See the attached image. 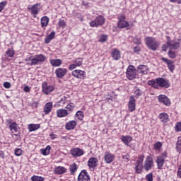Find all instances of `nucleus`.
Instances as JSON below:
<instances>
[{"label": "nucleus", "mask_w": 181, "mask_h": 181, "mask_svg": "<svg viewBox=\"0 0 181 181\" xmlns=\"http://www.w3.org/2000/svg\"><path fill=\"white\" fill-rule=\"evenodd\" d=\"M144 42L147 47H148L150 50H153L154 52L155 50H157L158 47H159L160 45L159 42L156 41V39L153 37H146L144 38Z\"/></svg>", "instance_id": "obj_1"}, {"label": "nucleus", "mask_w": 181, "mask_h": 181, "mask_svg": "<svg viewBox=\"0 0 181 181\" xmlns=\"http://www.w3.org/2000/svg\"><path fill=\"white\" fill-rule=\"evenodd\" d=\"M46 56L42 54L35 55V57L31 59L30 66H36L37 64L45 63V62H46Z\"/></svg>", "instance_id": "obj_2"}, {"label": "nucleus", "mask_w": 181, "mask_h": 181, "mask_svg": "<svg viewBox=\"0 0 181 181\" xmlns=\"http://www.w3.org/2000/svg\"><path fill=\"white\" fill-rule=\"evenodd\" d=\"M126 75L129 80H134V78H136V69H135L134 65H129L127 69Z\"/></svg>", "instance_id": "obj_3"}, {"label": "nucleus", "mask_w": 181, "mask_h": 181, "mask_svg": "<svg viewBox=\"0 0 181 181\" xmlns=\"http://www.w3.org/2000/svg\"><path fill=\"white\" fill-rule=\"evenodd\" d=\"M105 23V19L103 16H98L94 21L90 23L91 28H98V26H103Z\"/></svg>", "instance_id": "obj_4"}, {"label": "nucleus", "mask_w": 181, "mask_h": 181, "mask_svg": "<svg viewBox=\"0 0 181 181\" xmlns=\"http://www.w3.org/2000/svg\"><path fill=\"white\" fill-rule=\"evenodd\" d=\"M156 83L158 87H161L162 88H169L170 87L169 80L164 78H156Z\"/></svg>", "instance_id": "obj_5"}, {"label": "nucleus", "mask_w": 181, "mask_h": 181, "mask_svg": "<svg viewBox=\"0 0 181 181\" xmlns=\"http://www.w3.org/2000/svg\"><path fill=\"white\" fill-rule=\"evenodd\" d=\"M144 168L146 172L151 170L153 168V158L147 156L144 161Z\"/></svg>", "instance_id": "obj_6"}, {"label": "nucleus", "mask_w": 181, "mask_h": 181, "mask_svg": "<svg viewBox=\"0 0 181 181\" xmlns=\"http://www.w3.org/2000/svg\"><path fill=\"white\" fill-rule=\"evenodd\" d=\"M167 45L169 46L170 49H173L176 50L180 47V43L179 42H176L175 40H170V37L167 36Z\"/></svg>", "instance_id": "obj_7"}, {"label": "nucleus", "mask_w": 181, "mask_h": 181, "mask_svg": "<svg viewBox=\"0 0 181 181\" xmlns=\"http://www.w3.org/2000/svg\"><path fill=\"white\" fill-rule=\"evenodd\" d=\"M28 11H31L32 15L34 16V18H36V15H37L40 11V4H35L31 6H28Z\"/></svg>", "instance_id": "obj_8"}, {"label": "nucleus", "mask_w": 181, "mask_h": 181, "mask_svg": "<svg viewBox=\"0 0 181 181\" xmlns=\"http://www.w3.org/2000/svg\"><path fill=\"white\" fill-rule=\"evenodd\" d=\"M52 91H54V86L47 85V83L44 82L42 83V93H44V94H46V95H47L48 94H50Z\"/></svg>", "instance_id": "obj_9"}, {"label": "nucleus", "mask_w": 181, "mask_h": 181, "mask_svg": "<svg viewBox=\"0 0 181 181\" xmlns=\"http://www.w3.org/2000/svg\"><path fill=\"white\" fill-rule=\"evenodd\" d=\"M136 100H135V96H130L129 100L128 102V108L130 112L135 111V108L136 107V103H135Z\"/></svg>", "instance_id": "obj_10"}, {"label": "nucleus", "mask_w": 181, "mask_h": 181, "mask_svg": "<svg viewBox=\"0 0 181 181\" xmlns=\"http://www.w3.org/2000/svg\"><path fill=\"white\" fill-rule=\"evenodd\" d=\"M72 76L76 78H86V71L80 69H76L72 71Z\"/></svg>", "instance_id": "obj_11"}, {"label": "nucleus", "mask_w": 181, "mask_h": 181, "mask_svg": "<svg viewBox=\"0 0 181 181\" xmlns=\"http://www.w3.org/2000/svg\"><path fill=\"white\" fill-rule=\"evenodd\" d=\"M78 181H90V175H88L87 170H83L80 173L78 177Z\"/></svg>", "instance_id": "obj_12"}, {"label": "nucleus", "mask_w": 181, "mask_h": 181, "mask_svg": "<svg viewBox=\"0 0 181 181\" xmlns=\"http://www.w3.org/2000/svg\"><path fill=\"white\" fill-rule=\"evenodd\" d=\"M158 102L160 103V104H164V105H166L167 107H169L170 105V100L168 98V96L165 95H160L158 96Z\"/></svg>", "instance_id": "obj_13"}, {"label": "nucleus", "mask_w": 181, "mask_h": 181, "mask_svg": "<svg viewBox=\"0 0 181 181\" xmlns=\"http://www.w3.org/2000/svg\"><path fill=\"white\" fill-rule=\"evenodd\" d=\"M67 74V69L65 68H57L55 70V74L57 78H63L64 76Z\"/></svg>", "instance_id": "obj_14"}, {"label": "nucleus", "mask_w": 181, "mask_h": 181, "mask_svg": "<svg viewBox=\"0 0 181 181\" xmlns=\"http://www.w3.org/2000/svg\"><path fill=\"white\" fill-rule=\"evenodd\" d=\"M71 153L72 156H75V158H78L79 156H82L84 155V151L80 148H75L71 150Z\"/></svg>", "instance_id": "obj_15"}, {"label": "nucleus", "mask_w": 181, "mask_h": 181, "mask_svg": "<svg viewBox=\"0 0 181 181\" xmlns=\"http://www.w3.org/2000/svg\"><path fill=\"white\" fill-rule=\"evenodd\" d=\"M161 61L167 64L168 68L169 69L170 71H171V73L173 71V70H175V64H173L172 60L162 57Z\"/></svg>", "instance_id": "obj_16"}, {"label": "nucleus", "mask_w": 181, "mask_h": 181, "mask_svg": "<svg viewBox=\"0 0 181 181\" xmlns=\"http://www.w3.org/2000/svg\"><path fill=\"white\" fill-rule=\"evenodd\" d=\"M158 118L163 124H166L170 121L169 115L166 112L160 113Z\"/></svg>", "instance_id": "obj_17"}, {"label": "nucleus", "mask_w": 181, "mask_h": 181, "mask_svg": "<svg viewBox=\"0 0 181 181\" xmlns=\"http://www.w3.org/2000/svg\"><path fill=\"white\" fill-rule=\"evenodd\" d=\"M115 158V156L114 154H111L110 152L105 153L104 158L106 163H111Z\"/></svg>", "instance_id": "obj_18"}, {"label": "nucleus", "mask_w": 181, "mask_h": 181, "mask_svg": "<svg viewBox=\"0 0 181 181\" xmlns=\"http://www.w3.org/2000/svg\"><path fill=\"white\" fill-rule=\"evenodd\" d=\"M111 56L113 60H119V59H121V52L118 49L115 48L112 51Z\"/></svg>", "instance_id": "obj_19"}, {"label": "nucleus", "mask_w": 181, "mask_h": 181, "mask_svg": "<svg viewBox=\"0 0 181 181\" xmlns=\"http://www.w3.org/2000/svg\"><path fill=\"white\" fill-rule=\"evenodd\" d=\"M76 125L77 122L75 120H71L66 124L65 128L67 129V131H71V129H74V128H76Z\"/></svg>", "instance_id": "obj_20"}, {"label": "nucleus", "mask_w": 181, "mask_h": 181, "mask_svg": "<svg viewBox=\"0 0 181 181\" xmlns=\"http://www.w3.org/2000/svg\"><path fill=\"white\" fill-rule=\"evenodd\" d=\"M137 69L139 70L138 72L141 74H148L149 72V69L146 65H139Z\"/></svg>", "instance_id": "obj_21"}, {"label": "nucleus", "mask_w": 181, "mask_h": 181, "mask_svg": "<svg viewBox=\"0 0 181 181\" xmlns=\"http://www.w3.org/2000/svg\"><path fill=\"white\" fill-rule=\"evenodd\" d=\"M121 141L128 146L129 145V142L132 141V137L131 136H122Z\"/></svg>", "instance_id": "obj_22"}, {"label": "nucleus", "mask_w": 181, "mask_h": 181, "mask_svg": "<svg viewBox=\"0 0 181 181\" xmlns=\"http://www.w3.org/2000/svg\"><path fill=\"white\" fill-rule=\"evenodd\" d=\"M53 107V103L49 102L46 103L45 108H44V112L45 114L47 115L52 112V107Z\"/></svg>", "instance_id": "obj_23"}, {"label": "nucleus", "mask_w": 181, "mask_h": 181, "mask_svg": "<svg viewBox=\"0 0 181 181\" xmlns=\"http://www.w3.org/2000/svg\"><path fill=\"white\" fill-rule=\"evenodd\" d=\"M88 166H89V168H92L93 169H94V168L97 166V158H90L88 161Z\"/></svg>", "instance_id": "obj_24"}, {"label": "nucleus", "mask_w": 181, "mask_h": 181, "mask_svg": "<svg viewBox=\"0 0 181 181\" xmlns=\"http://www.w3.org/2000/svg\"><path fill=\"white\" fill-rule=\"evenodd\" d=\"M52 66L54 67H59L62 66V59H52L50 60Z\"/></svg>", "instance_id": "obj_25"}, {"label": "nucleus", "mask_w": 181, "mask_h": 181, "mask_svg": "<svg viewBox=\"0 0 181 181\" xmlns=\"http://www.w3.org/2000/svg\"><path fill=\"white\" fill-rule=\"evenodd\" d=\"M57 117L59 118H63V117H67L68 112L67 110L64 109H59L57 111Z\"/></svg>", "instance_id": "obj_26"}, {"label": "nucleus", "mask_w": 181, "mask_h": 181, "mask_svg": "<svg viewBox=\"0 0 181 181\" xmlns=\"http://www.w3.org/2000/svg\"><path fill=\"white\" fill-rule=\"evenodd\" d=\"M56 35V33L54 31L51 32L49 35H48L45 39V43H50L53 39H54V36Z\"/></svg>", "instance_id": "obj_27"}, {"label": "nucleus", "mask_w": 181, "mask_h": 181, "mask_svg": "<svg viewBox=\"0 0 181 181\" xmlns=\"http://www.w3.org/2000/svg\"><path fill=\"white\" fill-rule=\"evenodd\" d=\"M156 163L158 169H162V166H163L165 163V158L160 156L157 157Z\"/></svg>", "instance_id": "obj_28"}, {"label": "nucleus", "mask_w": 181, "mask_h": 181, "mask_svg": "<svg viewBox=\"0 0 181 181\" xmlns=\"http://www.w3.org/2000/svg\"><path fill=\"white\" fill-rule=\"evenodd\" d=\"M128 26H129V24L126 21H118L117 23V28H119V29H124V28Z\"/></svg>", "instance_id": "obj_29"}, {"label": "nucleus", "mask_w": 181, "mask_h": 181, "mask_svg": "<svg viewBox=\"0 0 181 181\" xmlns=\"http://www.w3.org/2000/svg\"><path fill=\"white\" fill-rule=\"evenodd\" d=\"M54 172L56 175H63V173H66V168L64 167L58 166L55 168Z\"/></svg>", "instance_id": "obj_30"}, {"label": "nucleus", "mask_w": 181, "mask_h": 181, "mask_svg": "<svg viewBox=\"0 0 181 181\" xmlns=\"http://www.w3.org/2000/svg\"><path fill=\"white\" fill-rule=\"evenodd\" d=\"M9 128L12 134L18 132V124H16V122L11 123V124L9 125Z\"/></svg>", "instance_id": "obj_31"}, {"label": "nucleus", "mask_w": 181, "mask_h": 181, "mask_svg": "<svg viewBox=\"0 0 181 181\" xmlns=\"http://www.w3.org/2000/svg\"><path fill=\"white\" fill-rule=\"evenodd\" d=\"M39 128H40V124H28V131L30 132L36 131L37 129H39Z\"/></svg>", "instance_id": "obj_32"}, {"label": "nucleus", "mask_w": 181, "mask_h": 181, "mask_svg": "<svg viewBox=\"0 0 181 181\" xmlns=\"http://www.w3.org/2000/svg\"><path fill=\"white\" fill-rule=\"evenodd\" d=\"M49 25V17L44 16L41 18V26L45 28Z\"/></svg>", "instance_id": "obj_33"}, {"label": "nucleus", "mask_w": 181, "mask_h": 181, "mask_svg": "<svg viewBox=\"0 0 181 181\" xmlns=\"http://www.w3.org/2000/svg\"><path fill=\"white\" fill-rule=\"evenodd\" d=\"M142 164L139 163H135V172L136 173H142Z\"/></svg>", "instance_id": "obj_34"}, {"label": "nucleus", "mask_w": 181, "mask_h": 181, "mask_svg": "<svg viewBox=\"0 0 181 181\" xmlns=\"http://www.w3.org/2000/svg\"><path fill=\"white\" fill-rule=\"evenodd\" d=\"M147 84L148 86H151V87H153V88H156V89L158 88V83H156V80H149L147 82Z\"/></svg>", "instance_id": "obj_35"}, {"label": "nucleus", "mask_w": 181, "mask_h": 181, "mask_svg": "<svg viewBox=\"0 0 181 181\" xmlns=\"http://www.w3.org/2000/svg\"><path fill=\"white\" fill-rule=\"evenodd\" d=\"M77 169H78V167L76 163H74L72 165H71L69 166V170H70L71 175H74V173L77 170Z\"/></svg>", "instance_id": "obj_36"}, {"label": "nucleus", "mask_w": 181, "mask_h": 181, "mask_svg": "<svg viewBox=\"0 0 181 181\" xmlns=\"http://www.w3.org/2000/svg\"><path fill=\"white\" fill-rule=\"evenodd\" d=\"M50 149H52V147L47 146L45 148L41 149V153L45 156L49 155L50 153Z\"/></svg>", "instance_id": "obj_37"}, {"label": "nucleus", "mask_w": 181, "mask_h": 181, "mask_svg": "<svg viewBox=\"0 0 181 181\" xmlns=\"http://www.w3.org/2000/svg\"><path fill=\"white\" fill-rule=\"evenodd\" d=\"M175 149L177 150V152L181 153V137H178L177 139Z\"/></svg>", "instance_id": "obj_38"}, {"label": "nucleus", "mask_w": 181, "mask_h": 181, "mask_svg": "<svg viewBox=\"0 0 181 181\" xmlns=\"http://www.w3.org/2000/svg\"><path fill=\"white\" fill-rule=\"evenodd\" d=\"M73 63H74L76 67H79L83 64V58H77L76 60L73 61Z\"/></svg>", "instance_id": "obj_39"}, {"label": "nucleus", "mask_w": 181, "mask_h": 181, "mask_svg": "<svg viewBox=\"0 0 181 181\" xmlns=\"http://www.w3.org/2000/svg\"><path fill=\"white\" fill-rule=\"evenodd\" d=\"M134 95H135L136 98H139V97H141V95H142V90H141V89H139V88L136 87L135 90H134Z\"/></svg>", "instance_id": "obj_40"}, {"label": "nucleus", "mask_w": 181, "mask_h": 181, "mask_svg": "<svg viewBox=\"0 0 181 181\" xmlns=\"http://www.w3.org/2000/svg\"><path fill=\"white\" fill-rule=\"evenodd\" d=\"M76 117H77L78 119H79V121H83V118H84V114L83 113L82 111H78L76 113Z\"/></svg>", "instance_id": "obj_41"}, {"label": "nucleus", "mask_w": 181, "mask_h": 181, "mask_svg": "<svg viewBox=\"0 0 181 181\" xmlns=\"http://www.w3.org/2000/svg\"><path fill=\"white\" fill-rule=\"evenodd\" d=\"M153 148L155 151H160V148H162V143L157 141L156 144H154Z\"/></svg>", "instance_id": "obj_42"}, {"label": "nucleus", "mask_w": 181, "mask_h": 181, "mask_svg": "<svg viewBox=\"0 0 181 181\" xmlns=\"http://www.w3.org/2000/svg\"><path fill=\"white\" fill-rule=\"evenodd\" d=\"M31 180H33V181H44L45 178H43V177H39L37 175H34L31 177Z\"/></svg>", "instance_id": "obj_43"}, {"label": "nucleus", "mask_w": 181, "mask_h": 181, "mask_svg": "<svg viewBox=\"0 0 181 181\" xmlns=\"http://www.w3.org/2000/svg\"><path fill=\"white\" fill-rule=\"evenodd\" d=\"M76 106L74 105V103H69L66 105V108L68 111H70L71 112L74 110V107Z\"/></svg>", "instance_id": "obj_44"}, {"label": "nucleus", "mask_w": 181, "mask_h": 181, "mask_svg": "<svg viewBox=\"0 0 181 181\" xmlns=\"http://www.w3.org/2000/svg\"><path fill=\"white\" fill-rule=\"evenodd\" d=\"M168 54L170 59H176V53L175 52H172V49L168 51Z\"/></svg>", "instance_id": "obj_45"}, {"label": "nucleus", "mask_w": 181, "mask_h": 181, "mask_svg": "<svg viewBox=\"0 0 181 181\" xmlns=\"http://www.w3.org/2000/svg\"><path fill=\"white\" fill-rule=\"evenodd\" d=\"M6 54L8 57H13V54H15V51L13 49H9L6 51Z\"/></svg>", "instance_id": "obj_46"}, {"label": "nucleus", "mask_w": 181, "mask_h": 181, "mask_svg": "<svg viewBox=\"0 0 181 181\" xmlns=\"http://www.w3.org/2000/svg\"><path fill=\"white\" fill-rule=\"evenodd\" d=\"M8 2L6 1L0 2V12H2V11H4V8H5V6H6Z\"/></svg>", "instance_id": "obj_47"}, {"label": "nucleus", "mask_w": 181, "mask_h": 181, "mask_svg": "<svg viewBox=\"0 0 181 181\" xmlns=\"http://www.w3.org/2000/svg\"><path fill=\"white\" fill-rule=\"evenodd\" d=\"M146 179L147 181H153V174H152V173L147 174Z\"/></svg>", "instance_id": "obj_48"}, {"label": "nucleus", "mask_w": 181, "mask_h": 181, "mask_svg": "<svg viewBox=\"0 0 181 181\" xmlns=\"http://www.w3.org/2000/svg\"><path fill=\"white\" fill-rule=\"evenodd\" d=\"M107 36L105 35H102L100 36V38L99 39V42L101 43H104L105 42H107Z\"/></svg>", "instance_id": "obj_49"}, {"label": "nucleus", "mask_w": 181, "mask_h": 181, "mask_svg": "<svg viewBox=\"0 0 181 181\" xmlns=\"http://www.w3.org/2000/svg\"><path fill=\"white\" fill-rule=\"evenodd\" d=\"M122 158L124 162H129V160H131V156H129V154L123 155Z\"/></svg>", "instance_id": "obj_50"}, {"label": "nucleus", "mask_w": 181, "mask_h": 181, "mask_svg": "<svg viewBox=\"0 0 181 181\" xmlns=\"http://www.w3.org/2000/svg\"><path fill=\"white\" fill-rule=\"evenodd\" d=\"M175 131H177V132H181V122L177 123V124L175 125Z\"/></svg>", "instance_id": "obj_51"}, {"label": "nucleus", "mask_w": 181, "mask_h": 181, "mask_svg": "<svg viewBox=\"0 0 181 181\" xmlns=\"http://www.w3.org/2000/svg\"><path fill=\"white\" fill-rule=\"evenodd\" d=\"M133 42H134V43H135V45H141V43H142L141 42V38H138V37L134 38Z\"/></svg>", "instance_id": "obj_52"}, {"label": "nucleus", "mask_w": 181, "mask_h": 181, "mask_svg": "<svg viewBox=\"0 0 181 181\" xmlns=\"http://www.w3.org/2000/svg\"><path fill=\"white\" fill-rule=\"evenodd\" d=\"M15 155L16 156H21L22 155V150L21 148H16L15 150Z\"/></svg>", "instance_id": "obj_53"}, {"label": "nucleus", "mask_w": 181, "mask_h": 181, "mask_svg": "<svg viewBox=\"0 0 181 181\" xmlns=\"http://www.w3.org/2000/svg\"><path fill=\"white\" fill-rule=\"evenodd\" d=\"M125 15H123V14H119L118 16V20H119V22L120 21H125Z\"/></svg>", "instance_id": "obj_54"}, {"label": "nucleus", "mask_w": 181, "mask_h": 181, "mask_svg": "<svg viewBox=\"0 0 181 181\" xmlns=\"http://www.w3.org/2000/svg\"><path fill=\"white\" fill-rule=\"evenodd\" d=\"M133 51L134 52V53H139V52H141V47L139 46L134 47L133 48Z\"/></svg>", "instance_id": "obj_55"}, {"label": "nucleus", "mask_w": 181, "mask_h": 181, "mask_svg": "<svg viewBox=\"0 0 181 181\" xmlns=\"http://www.w3.org/2000/svg\"><path fill=\"white\" fill-rule=\"evenodd\" d=\"M66 100H67V98L66 96H64L61 98V100L59 101V104H66Z\"/></svg>", "instance_id": "obj_56"}, {"label": "nucleus", "mask_w": 181, "mask_h": 181, "mask_svg": "<svg viewBox=\"0 0 181 181\" xmlns=\"http://www.w3.org/2000/svg\"><path fill=\"white\" fill-rule=\"evenodd\" d=\"M59 25L64 28V26H66V22H64V20H59Z\"/></svg>", "instance_id": "obj_57"}, {"label": "nucleus", "mask_w": 181, "mask_h": 181, "mask_svg": "<svg viewBox=\"0 0 181 181\" xmlns=\"http://www.w3.org/2000/svg\"><path fill=\"white\" fill-rule=\"evenodd\" d=\"M144 158L145 157L144 156H140L139 160L136 163L142 164L144 162Z\"/></svg>", "instance_id": "obj_58"}, {"label": "nucleus", "mask_w": 181, "mask_h": 181, "mask_svg": "<svg viewBox=\"0 0 181 181\" xmlns=\"http://www.w3.org/2000/svg\"><path fill=\"white\" fill-rule=\"evenodd\" d=\"M160 158H163V159H166V158H168V153H166V151L163 152V153L159 156Z\"/></svg>", "instance_id": "obj_59"}, {"label": "nucleus", "mask_w": 181, "mask_h": 181, "mask_svg": "<svg viewBox=\"0 0 181 181\" xmlns=\"http://www.w3.org/2000/svg\"><path fill=\"white\" fill-rule=\"evenodd\" d=\"M4 87H5V88H11V83L4 82Z\"/></svg>", "instance_id": "obj_60"}, {"label": "nucleus", "mask_w": 181, "mask_h": 181, "mask_svg": "<svg viewBox=\"0 0 181 181\" xmlns=\"http://www.w3.org/2000/svg\"><path fill=\"white\" fill-rule=\"evenodd\" d=\"M169 47V45L168 44H165L162 46V50L163 52H166L168 50V48Z\"/></svg>", "instance_id": "obj_61"}, {"label": "nucleus", "mask_w": 181, "mask_h": 181, "mask_svg": "<svg viewBox=\"0 0 181 181\" xmlns=\"http://www.w3.org/2000/svg\"><path fill=\"white\" fill-rule=\"evenodd\" d=\"M76 67H77V66H76V64L74 63L71 64L69 66V70H71V71L74 70V69H76Z\"/></svg>", "instance_id": "obj_62"}, {"label": "nucleus", "mask_w": 181, "mask_h": 181, "mask_svg": "<svg viewBox=\"0 0 181 181\" xmlns=\"http://www.w3.org/2000/svg\"><path fill=\"white\" fill-rule=\"evenodd\" d=\"M23 90L25 93H29V91H30V88H29V86H25Z\"/></svg>", "instance_id": "obj_63"}, {"label": "nucleus", "mask_w": 181, "mask_h": 181, "mask_svg": "<svg viewBox=\"0 0 181 181\" xmlns=\"http://www.w3.org/2000/svg\"><path fill=\"white\" fill-rule=\"evenodd\" d=\"M170 2H174L177 4H181V0H170Z\"/></svg>", "instance_id": "obj_64"}]
</instances>
